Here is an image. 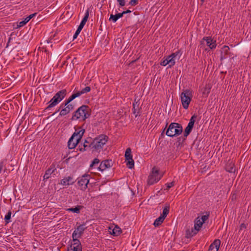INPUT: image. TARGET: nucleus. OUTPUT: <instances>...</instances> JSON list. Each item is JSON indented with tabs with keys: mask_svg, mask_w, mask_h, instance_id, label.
Instances as JSON below:
<instances>
[{
	"mask_svg": "<svg viewBox=\"0 0 251 251\" xmlns=\"http://www.w3.org/2000/svg\"><path fill=\"white\" fill-rule=\"evenodd\" d=\"M11 212L10 211H8L6 215L5 216L4 220L7 223H8L10 222V219L11 218Z\"/></svg>",
	"mask_w": 251,
	"mask_h": 251,
	"instance_id": "obj_38",
	"label": "nucleus"
},
{
	"mask_svg": "<svg viewBox=\"0 0 251 251\" xmlns=\"http://www.w3.org/2000/svg\"><path fill=\"white\" fill-rule=\"evenodd\" d=\"M67 91L63 89L56 93L53 98L48 102L49 105L45 110H48L57 105L66 96Z\"/></svg>",
	"mask_w": 251,
	"mask_h": 251,
	"instance_id": "obj_4",
	"label": "nucleus"
},
{
	"mask_svg": "<svg viewBox=\"0 0 251 251\" xmlns=\"http://www.w3.org/2000/svg\"><path fill=\"white\" fill-rule=\"evenodd\" d=\"M138 0H130L129 3L131 5H135L137 4Z\"/></svg>",
	"mask_w": 251,
	"mask_h": 251,
	"instance_id": "obj_42",
	"label": "nucleus"
},
{
	"mask_svg": "<svg viewBox=\"0 0 251 251\" xmlns=\"http://www.w3.org/2000/svg\"><path fill=\"white\" fill-rule=\"evenodd\" d=\"M86 228L85 224L78 226L72 234L73 241L79 240L78 238L81 237Z\"/></svg>",
	"mask_w": 251,
	"mask_h": 251,
	"instance_id": "obj_11",
	"label": "nucleus"
},
{
	"mask_svg": "<svg viewBox=\"0 0 251 251\" xmlns=\"http://www.w3.org/2000/svg\"><path fill=\"white\" fill-rule=\"evenodd\" d=\"M193 126L188 124L187 126L185 128L184 132V136L186 138L189 134L191 133Z\"/></svg>",
	"mask_w": 251,
	"mask_h": 251,
	"instance_id": "obj_30",
	"label": "nucleus"
},
{
	"mask_svg": "<svg viewBox=\"0 0 251 251\" xmlns=\"http://www.w3.org/2000/svg\"><path fill=\"white\" fill-rule=\"evenodd\" d=\"M90 91H91V88L89 86H87V87H85L84 88L82 89L81 91L75 92L73 94V95L74 96V98L75 99L76 98H77L85 93L89 92Z\"/></svg>",
	"mask_w": 251,
	"mask_h": 251,
	"instance_id": "obj_21",
	"label": "nucleus"
},
{
	"mask_svg": "<svg viewBox=\"0 0 251 251\" xmlns=\"http://www.w3.org/2000/svg\"><path fill=\"white\" fill-rule=\"evenodd\" d=\"M82 208V206L80 205H77L75 208H70L67 209L69 211H71L74 213H80V210Z\"/></svg>",
	"mask_w": 251,
	"mask_h": 251,
	"instance_id": "obj_31",
	"label": "nucleus"
},
{
	"mask_svg": "<svg viewBox=\"0 0 251 251\" xmlns=\"http://www.w3.org/2000/svg\"><path fill=\"white\" fill-rule=\"evenodd\" d=\"M112 165V162L111 160L102 161L98 167L99 170L103 172L107 169L110 168Z\"/></svg>",
	"mask_w": 251,
	"mask_h": 251,
	"instance_id": "obj_16",
	"label": "nucleus"
},
{
	"mask_svg": "<svg viewBox=\"0 0 251 251\" xmlns=\"http://www.w3.org/2000/svg\"><path fill=\"white\" fill-rule=\"evenodd\" d=\"M90 178V176L87 174L83 175L80 177H78L77 179L78 188L83 191L85 190L88 188V184Z\"/></svg>",
	"mask_w": 251,
	"mask_h": 251,
	"instance_id": "obj_9",
	"label": "nucleus"
},
{
	"mask_svg": "<svg viewBox=\"0 0 251 251\" xmlns=\"http://www.w3.org/2000/svg\"><path fill=\"white\" fill-rule=\"evenodd\" d=\"M74 109V105L72 104H68V105H66L65 106H63L62 108L61 109L60 113L59 116H63L65 115H66L68 113H70V112L72 110H73Z\"/></svg>",
	"mask_w": 251,
	"mask_h": 251,
	"instance_id": "obj_18",
	"label": "nucleus"
},
{
	"mask_svg": "<svg viewBox=\"0 0 251 251\" xmlns=\"http://www.w3.org/2000/svg\"><path fill=\"white\" fill-rule=\"evenodd\" d=\"M229 48L227 46H224L223 47L221 50V53L220 56V59L221 60L226 59L227 55L229 53Z\"/></svg>",
	"mask_w": 251,
	"mask_h": 251,
	"instance_id": "obj_24",
	"label": "nucleus"
},
{
	"mask_svg": "<svg viewBox=\"0 0 251 251\" xmlns=\"http://www.w3.org/2000/svg\"><path fill=\"white\" fill-rule=\"evenodd\" d=\"M210 87L208 85H206L202 92L203 95L207 96L210 92Z\"/></svg>",
	"mask_w": 251,
	"mask_h": 251,
	"instance_id": "obj_34",
	"label": "nucleus"
},
{
	"mask_svg": "<svg viewBox=\"0 0 251 251\" xmlns=\"http://www.w3.org/2000/svg\"><path fill=\"white\" fill-rule=\"evenodd\" d=\"M100 162V160L98 158H95L92 163L90 165V169H92L96 165H98Z\"/></svg>",
	"mask_w": 251,
	"mask_h": 251,
	"instance_id": "obj_33",
	"label": "nucleus"
},
{
	"mask_svg": "<svg viewBox=\"0 0 251 251\" xmlns=\"http://www.w3.org/2000/svg\"><path fill=\"white\" fill-rule=\"evenodd\" d=\"M131 13V11L130 10H127L126 11H124L123 12H122V14L123 16L124 14H127V13Z\"/></svg>",
	"mask_w": 251,
	"mask_h": 251,
	"instance_id": "obj_45",
	"label": "nucleus"
},
{
	"mask_svg": "<svg viewBox=\"0 0 251 251\" xmlns=\"http://www.w3.org/2000/svg\"><path fill=\"white\" fill-rule=\"evenodd\" d=\"M84 132L85 129L81 126L75 128V132L68 142V147L70 149L75 148L81 139Z\"/></svg>",
	"mask_w": 251,
	"mask_h": 251,
	"instance_id": "obj_1",
	"label": "nucleus"
},
{
	"mask_svg": "<svg viewBox=\"0 0 251 251\" xmlns=\"http://www.w3.org/2000/svg\"><path fill=\"white\" fill-rule=\"evenodd\" d=\"M54 171V170H52V168H49L47 170L43 176L44 179L45 180L49 179Z\"/></svg>",
	"mask_w": 251,
	"mask_h": 251,
	"instance_id": "obj_29",
	"label": "nucleus"
},
{
	"mask_svg": "<svg viewBox=\"0 0 251 251\" xmlns=\"http://www.w3.org/2000/svg\"><path fill=\"white\" fill-rule=\"evenodd\" d=\"M89 110V108L87 105H83L81 106L74 113L72 120L85 121L90 116Z\"/></svg>",
	"mask_w": 251,
	"mask_h": 251,
	"instance_id": "obj_3",
	"label": "nucleus"
},
{
	"mask_svg": "<svg viewBox=\"0 0 251 251\" xmlns=\"http://www.w3.org/2000/svg\"><path fill=\"white\" fill-rule=\"evenodd\" d=\"M63 105H64V102L61 103V104L60 105L59 108L52 115H54L55 114H56V113L58 112L59 111H60L61 110V109L62 108Z\"/></svg>",
	"mask_w": 251,
	"mask_h": 251,
	"instance_id": "obj_43",
	"label": "nucleus"
},
{
	"mask_svg": "<svg viewBox=\"0 0 251 251\" xmlns=\"http://www.w3.org/2000/svg\"><path fill=\"white\" fill-rule=\"evenodd\" d=\"M139 105L140 102L139 100H135L134 102L133 103V108L132 109V112L133 114L135 115V117L139 116L140 115V110H139Z\"/></svg>",
	"mask_w": 251,
	"mask_h": 251,
	"instance_id": "obj_19",
	"label": "nucleus"
},
{
	"mask_svg": "<svg viewBox=\"0 0 251 251\" xmlns=\"http://www.w3.org/2000/svg\"><path fill=\"white\" fill-rule=\"evenodd\" d=\"M226 170L230 173H235L236 169L234 164L232 162L227 163L226 166Z\"/></svg>",
	"mask_w": 251,
	"mask_h": 251,
	"instance_id": "obj_26",
	"label": "nucleus"
},
{
	"mask_svg": "<svg viewBox=\"0 0 251 251\" xmlns=\"http://www.w3.org/2000/svg\"><path fill=\"white\" fill-rule=\"evenodd\" d=\"M180 97L183 107L187 109L193 97L192 91L188 89L183 90Z\"/></svg>",
	"mask_w": 251,
	"mask_h": 251,
	"instance_id": "obj_6",
	"label": "nucleus"
},
{
	"mask_svg": "<svg viewBox=\"0 0 251 251\" xmlns=\"http://www.w3.org/2000/svg\"><path fill=\"white\" fill-rule=\"evenodd\" d=\"M36 15V13H35L34 14H32L30 15L29 16L27 17L26 18L28 19V21H29L31 19H32Z\"/></svg>",
	"mask_w": 251,
	"mask_h": 251,
	"instance_id": "obj_44",
	"label": "nucleus"
},
{
	"mask_svg": "<svg viewBox=\"0 0 251 251\" xmlns=\"http://www.w3.org/2000/svg\"><path fill=\"white\" fill-rule=\"evenodd\" d=\"M203 41H205L206 45L211 50L216 48L217 46L216 40H214L211 37L206 36L202 38Z\"/></svg>",
	"mask_w": 251,
	"mask_h": 251,
	"instance_id": "obj_17",
	"label": "nucleus"
},
{
	"mask_svg": "<svg viewBox=\"0 0 251 251\" xmlns=\"http://www.w3.org/2000/svg\"><path fill=\"white\" fill-rule=\"evenodd\" d=\"M29 21L28 20V19L26 18L24 20L22 21H21L20 22L17 26L19 27H22V26H23L24 25H25Z\"/></svg>",
	"mask_w": 251,
	"mask_h": 251,
	"instance_id": "obj_35",
	"label": "nucleus"
},
{
	"mask_svg": "<svg viewBox=\"0 0 251 251\" xmlns=\"http://www.w3.org/2000/svg\"><path fill=\"white\" fill-rule=\"evenodd\" d=\"M123 17L122 13H119L115 15L111 14L109 18V20L115 23L119 18Z\"/></svg>",
	"mask_w": 251,
	"mask_h": 251,
	"instance_id": "obj_28",
	"label": "nucleus"
},
{
	"mask_svg": "<svg viewBox=\"0 0 251 251\" xmlns=\"http://www.w3.org/2000/svg\"><path fill=\"white\" fill-rule=\"evenodd\" d=\"M169 206H166L164 208L162 213L158 218H156L154 222L153 225L155 226H158L163 222L169 212Z\"/></svg>",
	"mask_w": 251,
	"mask_h": 251,
	"instance_id": "obj_10",
	"label": "nucleus"
},
{
	"mask_svg": "<svg viewBox=\"0 0 251 251\" xmlns=\"http://www.w3.org/2000/svg\"><path fill=\"white\" fill-rule=\"evenodd\" d=\"M209 215H203L201 217H197L194 222V228L199 232L203 223L208 219Z\"/></svg>",
	"mask_w": 251,
	"mask_h": 251,
	"instance_id": "obj_13",
	"label": "nucleus"
},
{
	"mask_svg": "<svg viewBox=\"0 0 251 251\" xmlns=\"http://www.w3.org/2000/svg\"><path fill=\"white\" fill-rule=\"evenodd\" d=\"M125 156L126 160H127L126 166L129 169H132L134 167V162L132 159V155L131 154V151L130 148H127L125 152Z\"/></svg>",
	"mask_w": 251,
	"mask_h": 251,
	"instance_id": "obj_12",
	"label": "nucleus"
},
{
	"mask_svg": "<svg viewBox=\"0 0 251 251\" xmlns=\"http://www.w3.org/2000/svg\"><path fill=\"white\" fill-rule=\"evenodd\" d=\"M82 29V28L78 26L77 30H76L75 33L74 34V36H73V39H76L78 35H79V34L80 33V31H81V30Z\"/></svg>",
	"mask_w": 251,
	"mask_h": 251,
	"instance_id": "obj_36",
	"label": "nucleus"
},
{
	"mask_svg": "<svg viewBox=\"0 0 251 251\" xmlns=\"http://www.w3.org/2000/svg\"><path fill=\"white\" fill-rule=\"evenodd\" d=\"M121 6H124L126 4L125 0H117Z\"/></svg>",
	"mask_w": 251,
	"mask_h": 251,
	"instance_id": "obj_39",
	"label": "nucleus"
},
{
	"mask_svg": "<svg viewBox=\"0 0 251 251\" xmlns=\"http://www.w3.org/2000/svg\"><path fill=\"white\" fill-rule=\"evenodd\" d=\"M182 126L177 123L170 124L166 132V134L169 137H174L180 135L182 132Z\"/></svg>",
	"mask_w": 251,
	"mask_h": 251,
	"instance_id": "obj_5",
	"label": "nucleus"
},
{
	"mask_svg": "<svg viewBox=\"0 0 251 251\" xmlns=\"http://www.w3.org/2000/svg\"><path fill=\"white\" fill-rule=\"evenodd\" d=\"M108 139V136L103 134H101L98 137L95 138L93 141L91 142L92 151L100 152L103 148V146L107 142Z\"/></svg>",
	"mask_w": 251,
	"mask_h": 251,
	"instance_id": "obj_2",
	"label": "nucleus"
},
{
	"mask_svg": "<svg viewBox=\"0 0 251 251\" xmlns=\"http://www.w3.org/2000/svg\"><path fill=\"white\" fill-rule=\"evenodd\" d=\"M246 228H247V225L244 223L241 224L240 226V230H245V229H246Z\"/></svg>",
	"mask_w": 251,
	"mask_h": 251,
	"instance_id": "obj_40",
	"label": "nucleus"
},
{
	"mask_svg": "<svg viewBox=\"0 0 251 251\" xmlns=\"http://www.w3.org/2000/svg\"><path fill=\"white\" fill-rule=\"evenodd\" d=\"M108 231L110 234L115 236L119 235L122 232L121 228L117 226L114 228L109 227Z\"/></svg>",
	"mask_w": 251,
	"mask_h": 251,
	"instance_id": "obj_22",
	"label": "nucleus"
},
{
	"mask_svg": "<svg viewBox=\"0 0 251 251\" xmlns=\"http://www.w3.org/2000/svg\"><path fill=\"white\" fill-rule=\"evenodd\" d=\"M179 54L178 51L172 53L168 56L166 58L164 59L160 62V65L163 66H166L168 65V68H171L174 66L176 63V58Z\"/></svg>",
	"mask_w": 251,
	"mask_h": 251,
	"instance_id": "obj_8",
	"label": "nucleus"
},
{
	"mask_svg": "<svg viewBox=\"0 0 251 251\" xmlns=\"http://www.w3.org/2000/svg\"><path fill=\"white\" fill-rule=\"evenodd\" d=\"M163 176V174L159 173V169L154 167L151 171V173L148 176V183L149 185H152L157 182Z\"/></svg>",
	"mask_w": 251,
	"mask_h": 251,
	"instance_id": "obj_7",
	"label": "nucleus"
},
{
	"mask_svg": "<svg viewBox=\"0 0 251 251\" xmlns=\"http://www.w3.org/2000/svg\"><path fill=\"white\" fill-rule=\"evenodd\" d=\"M196 117H197V116L195 115L192 116L190 120L188 125L194 126V123L195 122V119H196Z\"/></svg>",
	"mask_w": 251,
	"mask_h": 251,
	"instance_id": "obj_37",
	"label": "nucleus"
},
{
	"mask_svg": "<svg viewBox=\"0 0 251 251\" xmlns=\"http://www.w3.org/2000/svg\"><path fill=\"white\" fill-rule=\"evenodd\" d=\"M198 231L194 228H188L185 231V237L187 238H191L197 234Z\"/></svg>",
	"mask_w": 251,
	"mask_h": 251,
	"instance_id": "obj_23",
	"label": "nucleus"
},
{
	"mask_svg": "<svg viewBox=\"0 0 251 251\" xmlns=\"http://www.w3.org/2000/svg\"><path fill=\"white\" fill-rule=\"evenodd\" d=\"M204 0H201V1H202V2L204 1Z\"/></svg>",
	"mask_w": 251,
	"mask_h": 251,
	"instance_id": "obj_46",
	"label": "nucleus"
},
{
	"mask_svg": "<svg viewBox=\"0 0 251 251\" xmlns=\"http://www.w3.org/2000/svg\"><path fill=\"white\" fill-rule=\"evenodd\" d=\"M92 140L91 138H89L87 140H86L83 143V148H80V151H82L87 150L89 148L91 149V142Z\"/></svg>",
	"mask_w": 251,
	"mask_h": 251,
	"instance_id": "obj_25",
	"label": "nucleus"
},
{
	"mask_svg": "<svg viewBox=\"0 0 251 251\" xmlns=\"http://www.w3.org/2000/svg\"><path fill=\"white\" fill-rule=\"evenodd\" d=\"M74 96L73 95V94L68 99L66 100L63 102H64V106H65L66 105H68V104H70V103L75 99Z\"/></svg>",
	"mask_w": 251,
	"mask_h": 251,
	"instance_id": "obj_32",
	"label": "nucleus"
},
{
	"mask_svg": "<svg viewBox=\"0 0 251 251\" xmlns=\"http://www.w3.org/2000/svg\"><path fill=\"white\" fill-rule=\"evenodd\" d=\"M221 244L219 239L215 240L209 246V251H218Z\"/></svg>",
	"mask_w": 251,
	"mask_h": 251,
	"instance_id": "obj_20",
	"label": "nucleus"
},
{
	"mask_svg": "<svg viewBox=\"0 0 251 251\" xmlns=\"http://www.w3.org/2000/svg\"><path fill=\"white\" fill-rule=\"evenodd\" d=\"M76 180L73 176H70L64 177L60 180V184L62 185L67 186L73 185L75 183Z\"/></svg>",
	"mask_w": 251,
	"mask_h": 251,
	"instance_id": "obj_14",
	"label": "nucleus"
},
{
	"mask_svg": "<svg viewBox=\"0 0 251 251\" xmlns=\"http://www.w3.org/2000/svg\"><path fill=\"white\" fill-rule=\"evenodd\" d=\"M88 17H89V10H87L85 13V15L78 26L83 28L84 25H85L86 23L87 22V21L88 20Z\"/></svg>",
	"mask_w": 251,
	"mask_h": 251,
	"instance_id": "obj_27",
	"label": "nucleus"
},
{
	"mask_svg": "<svg viewBox=\"0 0 251 251\" xmlns=\"http://www.w3.org/2000/svg\"><path fill=\"white\" fill-rule=\"evenodd\" d=\"M166 185H167V189H169L170 188H171L172 187H173L174 185V182H171L170 183H168L166 184Z\"/></svg>",
	"mask_w": 251,
	"mask_h": 251,
	"instance_id": "obj_41",
	"label": "nucleus"
},
{
	"mask_svg": "<svg viewBox=\"0 0 251 251\" xmlns=\"http://www.w3.org/2000/svg\"><path fill=\"white\" fill-rule=\"evenodd\" d=\"M68 251H82V246L80 241H73Z\"/></svg>",
	"mask_w": 251,
	"mask_h": 251,
	"instance_id": "obj_15",
	"label": "nucleus"
}]
</instances>
